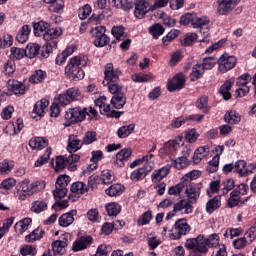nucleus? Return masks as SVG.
Masks as SVG:
<instances>
[{"instance_id": "18", "label": "nucleus", "mask_w": 256, "mask_h": 256, "mask_svg": "<svg viewBox=\"0 0 256 256\" xmlns=\"http://www.w3.org/2000/svg\"><path fill=\"white\" fill-rule=\"evenodd\" d=\"M93 242V238L91 236H82L78 238L72 245V251L77 253L78 251H84L87 249L90 243Z\"/></svg>"}, {"instance_id": "45", "label": "nucleus", "mask_w": 256, "mask_h": 256, "mask_svg": "<svg viewBox=\"0 0 256 256\" xmlns=\"http://www.w3.org/2000/svg\"><path fill=\"white\" fill-rule=\"evenodd\" d=\"M112 35L115 37L116 41H123L127 37V33H125V27L113 26Z\"/></svg>"}, {"instance_id": "8", "label": "nucleus", "mask_w": 256, "mask_h": 256, "mask_svg": "<svg viewBox=\"0 0 256 256\" xmlns=\"http://www.w3.org/2000/svg\"><path fill=\"white\" fill-rule=\"evenodd\" d=\"M104 82L103 83H119V78L121 77V70L115 68L113 63H108L104 66Z\"/></svg>"}, {"instance_id": "28", "label": "nucleus", "mask_w": 256, "mask_h": 256, "mask_svg": "<svg viewBox=\"0 0 256 256\" xmlns=\"http://www.w3.org/2000/svg\"><path fill=\"white\" fill-rule=\"evenodd\" d=\"M47 107H49V100L42 99L35 103L32 113H35V115H38L39 117H43Z\"/></svg>"}, {"instance_id": "60", "label": "nucleus", "mask_w": 256, "mask_h": 256, "mask_svg": "<svg viewBox=\"0 0 256 256\" xmlns=\"http://www.w3.org/2000/svg\"><path fill=\"white\" fill-rule=\"evenodd\" d=\"M25 125L23 124V119L18 118L14 123L8 125V129H13V135H17V133H21Z\"/></svg>"}, {"instance_id": "3", "label": "nucleus", "mask_w": 256, "mask_h": 256, "mask_svg": "<svg viewBox=\"0 0 256 256\" xmlns=\"http://www.w3.org/2000/svg\"><path fill=\"white\" fill-rule=\"evenodd\" d=\"M85 117H87V108H70L65 113V126L71 127L75 123H81V121H85Z\"/></svg>"}, {"instance_id": "6", "label": "nucleus", "mask_w": 256, "mask_h": 256, "mask_svg": "<svg viewBox=\"0 0 256 256\" xmlns=\"http://www.w3.org/2000/svg\"><path fill=\"white\" fill-rule=\"evenodd\" d=\"M191 231V226L187 223V219L181 218L178 219L174 227L172 228L169 237L172 240L179 239L182 235H187Z\"/></svg>"}, {"instance_id": "17", "label": "nucleus", "mask_w": 256, "mask_h": 256, "mask_svg": "<svg viewBox=\"0 0 256 256\" xmlns=\"http://www.w3.org/2000/svg\"><path fill=\"white\" fill-rule=\"evenodd\" d=\"M171 172V166L166 165L160 169H156L151 174V181L152 183H160V181H163L167 175Z\"/></svg>"}, {"instance_id": "62", "label": "nucleus", "mask_w": 256, "mask_h": 256, "mask_svg": "<svg viewBox=\"0 0 256 256\" xmlns=\"http://www.w3.org/2000/svg\"><path fill=\"white\" fill-rule=\"evenodd\" d=\"M45 189V181L38 180L36 182L31 183L30 185V193H39L40 191H43Z\"/></svg>"}, {"instance_id": "49", "label": "nucleus", "mask_w": 256, "mask_h": 256, "mask_svg": "<svg viewBox=\"0 0 256 256\" xmlns=\"http://www.w3.org/2000/svg\"><path fill=\"white\" fill-rule=\"evenodd\" d=\"M39 51H41V47L38 44H29L25 50L26 57L34 59L39 55Z\"/></svg>"}, {"instance_id": "30", "label": "nucleus", "mask_w": 256, "mask_h": 256, "mask_svg": "<svg viewBox=\"0 0 256 256\" xmlns=\"http://www.w3.org/2000/svg\"><path fill=\"white\" fill-rule=\"evenodd\" d=\"M224 121L229 125H237V123L241 122V115L235 110L228 111L224 115Z\"/></svg>"}, {"instance_id": "39", "label": "nucleus", "mask_w": 256, "mask_h": 256, "mask_svg": "<svg viewBox=\"0 0 256 256\" xmlns=\"http://www.w3.org/2000/svg\"><path fill=\"white\" fill-rule=\"evenodd\" d=\"M29 147H31V149H45V147H47V140L43 137L32 138L29 141Z\"/></svg>"}, {"instance_id": "19", "label": "nucleus", "mask_w": 256, "mask_h": 256, "mask_svg": "<svg viewBox=\"0 0 256 256\" xmlns=\"http://www.w3.org/2000/svg\"><path fill=\"white\" fill-rule=\"evenodd\" d=\"M75 215H77V210H70L68 213H64L58 220L60 227H69L75 223Z\"/></svg>"}, {"instance_id": "55", "label": "nucleus", "mask_w": 256, "mask_h": 256, "mask_svg": "<svg viewBox=\"0 0 256 256\" xmlns=\"http://www.w3.org/2000/svg\"><path fill=\"white\" fill-rule=\"evenodd\" d=\"M209 25V19L207 17H196L194 16V20L192 23V27L194 29H202L203 27H207Z\"/></svg>"}, {"instance_id": "4", "label": "nucleus", "mask_w": 256, "mask_h": 256, "mask_svg": "<svg viewBox=\"0 0 256 256\" xmlns=\"http://www.w3.org/2000/svg\"><path fill=\"white\" fill-rule=\"evenodd\" d=\"M184 246L188 251H193V253H207V238L201 234L196 238H188Z\"/></svg>"}, {"instance_id": "13", "label": "nucleus", "mask_w": 256, "mask_h": 256, "mask_svg": "<svg viewBox=\"0 0 256 256\" xmlns=\"http://www.w3.org/2000/svg\"><path fill=\"white\" fill-rule=\"evenodd\" d=\"M131 149L124 148L116 154V159L113 162V167L119 169V167H125V162L129 161L131 157Z\"/></svg>"}, {"instance_id": "61", "label": "nucleus", "mask_w": 256, "mask_h": 256, "mask_svg": "<svg viewBox=\"0 0 256 256\" xmlns=\"http://www.w3.org/2000/svg\"><path fill=\"white\" fill-rule=\"evenodd\" d=\"M20 254H22L23 256H36L37 255V247L33 246V245H25L23 247L20 248Z\"/></svg>"}, {"instance_id": "37", "label": "nucleus", "mask_w": 256, "mask_h": 256, "mask_svg": "<svg viewBox=\"0 0 256 256\" xmlns=\"http://www.w3.org/2000/svg\"><path fill=\"white\" fill-rule=\"evenodd\" d=\"M200 176H201V172L194 170V171H191V172L185 174L182 177L181 181L185 185H196L195 183H193L191 181H195V179H199Z\"/></svg>"}, {"instance_id": "31", "label": "nucleus", "mask_w": 256, "mask_h": 256, "mask_svg": "<svg viewBox=\"0 0 256 256\" xmlns=\"http://www.w3.org/2000/svg\"><path fill=\"white\" fill-rule=\"evenodd\" d=\"M125 191V186L121 184H112L108 189H106V195L109 197H119V195H123Z\"/></svg>"}, {"instance_id": "41", "label": "nucleus", "mask_w": 256, "mask_h": 256, "mask_svg": "<svg viewBox=\"0 0 256 256\" xmlns=\"http://www.w3.org/2000/svg\"><path fill=\"white\" fill-rule=\"evenodd\" d=\"M133 131H135V124H129L127 126H121L117 130V135L119 139H125L126 137H129Z\"/></svg>"}, {"instance_id": "11", "label": "nucleus", "mask_w": 256, "mask_h": 256, "mask_svg": "<svg viewBox=\"0 0 256 256\" xmlns=\"http://www.w3.org/2000/svg\"><path fill=\"white\" fill-rule=\"evenodd\" d=\"M134 5V17H136V19H144L145 15L151 11L149 0H135Z\"/></svg>"}, {"instance_id": "26", "label": "nucleus", "mask_w": 256, "mask_h": 256, "mask_svg": "<svg viewBox=\"0 0 256 256\" xmlns=\"http://www.w3.org/2000/svg\"><path fill=\"white\" fill-rule=\"evenodd\" d=\"M67 238H62V240H56L52 243V249L54 253H57L58 255H64V253L67 251Z\"/></svg>"}, {"instance_id": "24", "label": "nucleus", "mask_w": 256, "mask_h": 256, "mask_svg": "<svg viewBox=\"0 0 256 256\" xmlns=\"http://www.w3.org/2000/svg\"><path fill=\"white\" fill-rule=\"evenodd\" d=\"M221 207V195H217L206 203V213L211 215Z\"/></svg>"}, {"instance_id": "34", "label": "nucleus", "mask_w": 256, "mask_h": 256, "mask_svg": "<svg viewBox=\"0 0 256 256\" xmlns=\"http://www.w3.org/2000/svg\"><path fill=\"white\" fill-rule=\"evenodd\" d=\"M44 235L45 230L41 228H36L33 232L25 237V241H27V243H33L35 241H39V239H43Z\"/></svg>"}, {"instance_id": "23", "label": "nucleus", "mask_w": 256, "mask_h": 256, "mask_svg": "<svg viewBox=\"0 0 256 256\" xmlns=\"http://www.w3.org/2000/svg\"><path fill=\"white\" fill-rule=\"evenodd\" d=\"M111 105H113L114 109H123L125 107V103H127V96L125 93H119L112 96L110 100Z\"/></svg>"}, {"instance_id": "15", "label": "nucleus", "mask_w": 256, "mask_h": 256, "mask_svg": "<svg viewBox=\"0 0 256 256\" xmlns=\"http://www.w3.org/2000/svg\"><path fill=\"white\" fill-rule=\"evenodd\" d=\"M174 211L182 215H191L193 213V204L189 200L182 199L174 204Z\"/></svg>"}, {"instance_id": "32", "label": "nucleus", "mask_w": 256, "mask_h": 256, "mask_svg": "<svg viewBox=\"0 0 256 256\" xmlns=\"http://www.w3.org/2000/svg\"><path fill=\"white\" fill-rule=\"evenodd\" d=\"M33 223V220L31 218H24L23 220L17 222L14 226L15 232L20 233V235H23L27 229H29V225Z\"/></svg>"}, {"instance_id": "35", "label": "nucleus", "mask_w": 256, "mask_h": 256, "mask_svg": "<svg viewBox=\"0 0 256 256\" xmlns=\"http://www.w3.org/2000/svg\"><path fill=\"white\" fill-rule=\"evenodd\" d=\"M147 169L146 168H138L134 170L130 175V180L134 183H138V181H143L145 177H147Z\"/></svg>"}, {"instance_id": "43", "label": "nucleus", "mask_w": 256, "mask_h": 256, "mask_svg": "<svg viewBox=\"0 0 256 256\" xmlns=\"http://www.w3.org/2000/svg\"><path fill=\"white\" fill-rule=\"evenodd\" d=\"M66 94L68 99H70L71 101H81V99H83V94H81V91L79 90V88H69L68 90H66Z\"/></svg>"}, {"instance_id": "22", "label": "nucleus", "mask_w": 256, "mask_h": 256, "mask_svg": "<svg viewBox=\"0 0 256 256\" xmlns=\"http://www.w3.org/2000/svg\"><path fill=\"white\" fill-rule=\"evenodd\" d=\"M83 147V142L75 135H70L68 138L67 150L69 153H76Z\"/></svg>"}, {"instance_id": "42", "label": "nucleus", "mask_w": 256, "mask_h": 256, "mask_svg": "<svg viewBox=\"0 0 256 256\" xmlns=\"http://www.w3.org/2000/svg\"><path fill=\"white\" fill-rule=\"evenodd\" d=\"M105 209L109 217H117V215L121 213V205H119L117 202L106 204Z\"/></svg>"}, {"instance_id": "53", "label": "nucleus", "mask_w": 256, "mask_h": 256, "mask_svg": "<svg viewBox=\"0 0 256 256\" xmlns=\"http://www.w3.org/2000/svg\"><path fill=\"white\" fill-rule=\"evenodd\" d=\"M151 219H153V214L151 210L144 212L140 218L137 220L138 227H143L144 225H149L151 223Z\"/></svg>"}, {"instance_id": "50", "label": "nucleus", "mask_w": 256, "mask_h": 256, "mask_svg": "<svg viewBox=\"0 0 256 256\" xmlns=\"http://www.w3.org/2000/svg\"><path fill=\"white\" fill-rule=\"evenodd\" d=\"M149 33L154 39H157L158 37H161L163 33H165V28L163 25L156 23L149 28Z\"/></svg>"}, {"instance_id": "14", "label": "nucleus", "mask_w": 256, "mask_h": 256, "mask_svg": "<svg viewBox=\"0 0 256 256\" xmlns=\"http://www.w3.org/2000/svg\"><path fill=\"white\" fill-rule=\"evenodd\" d=\"M185 87V75L177 74L168 82V91H181Z\"/></svg>"}, {"instance_id": "38", "label": "nucleus", "mask_w": 256, "mask_h": 256, "mask_svg": "<svg viewBox=\"0 0 256 256\" xmlns=\"http://www.w3.org/2000/svg\"><path fill=\"white\" fill-rule=\"evenodd\" d=\"M246 167L247 162H245V160H238L234 163V171L241 177H246V175H249V170H247Z\"/></svg>"}, {"instance_id": "63", "label": "nucleus", "mask_w": 256, "mask_h": 256, "mask_svg": "<svg viewBox=\"0 0 256 256\" xmlns=\"http://www.w3.org/2000/svg\"><path fill=\"white\" fill-rule=\"evenodd\" d=\"M239 235H243V228H229L225 231L224 237H230V239H234V237H239Z\"/></svg>"}, {"instance_id": "36", "label": "nucleus", "mask_w": 256, "mask_h": 256, "mask_svg": "<svg viewBox=\"0 0 256 256\" xmlns=\"http://www.w3.org/2000/svg\"><path fill=\"white\" fill-rule=\"evenodd\" d=\"M132 81L134 83H149L151 81H155V76L153 74L148 73V74H134L131 77Z\"/></svg>"}, {"instance_id": "54", "label": "nucleus", "mask_w": 256, "mask_h": 256, "mask_svg": "<svg viewBox=\"0 0 256 256\" xmlns=\"http://www.w3.org/2000/svg\"><path fill=\"white\" fill-rule=\"evenodd\" d=\"M253 77L249 73H244L237 78L236 87H248Z\"/></svg>"}, {"instance_id": "12", "label": "nucleus", "mask_w": 256, "mask_h": 256, "mask_svg": "<svg viewBox=\"0 0 256 256\" xmlns=\"http://www.w3.org/2000/svg\"><path fill=\"white\" fill-rule=\"evenodd\" d=\"M89 191V186L83 182H75L71 185L69 199L77 201L81 195H85Z\"/></svg>"}, {"instance_id": "21", "label": "nucleus", "mask_w": 256, "mask_h": 256, "mask_svg": "<svg viewBox=\"0 0 256 256\" xmlns=\"http://www.w3.org/2000/svg\"><path fill=\"white\" fill-rule=\"evenodd\" d=\"M188 157L189 151H187L185 155L172 160V167H174V169H178V171H181V169H187V167H189Z\"/></svg>"}, {"instance_id": "59", "label": "nucleus", "mask_w": 256, "mask_h": 256, "mask_svg": "<svg viewBox=\"0 0 256 256\" xmlns=\"http://www.w3.org/2000/svg\"><path fill=\"white\" fill-rule=\"evenodd\" d=\"M241 202V197L239 196V194H237V192H231L230 193V197L228 199V207L230 209H233L234 207H237V205H239V203Z\"/></svg>"}, {"instance_id": "44", "label": "nucleus", "mask_w": 256, "mask_h": 256, "mask_svg": "<svg viewBox=\"0 0 256 256\" xmlns=\"http://www.w3.org/2000/svg\"><path fill=\"white\" fill-rule=\"evenodd\" d=\"M81 157L77 154H70L69 156L65 157L66 161V168L70 169V171H75L77 166L75 165Z\"/></svg>"}, {"instance_id": "2", "label": "nucleus", "mask_w": 256, "mask_h": 256, "mask_svg": "<svg viewBox=\"0 0 256 256\" xmlns=\"http://www.w3.org/2000/svg\"><path fill=\"white\" fill-rule=\"evenodd\" d=\"M63 35V29L60 27L48 28L43 39L46 42L42 48V56L49 57V53H53V49H57V39Z\"/></svg>"}, {"instance_id": "16", "label": "nucleus", "mask_w": 256, "mask_h": 256, "mask_svg": "<svg viewBox=\"0 0 256 256\" xmlns=\"http://www.w3.org/2000/svg\"><path fill=\"white\" fill-rule=\"evenodd\" d=\"M216 4V13H218V15H229V13L235 9L231 0H217Z\"/></svg>"}, {"instance_id": "46", "label": "nucleus", "mask_w": 256, "mask_h": 256, "mask_svg": "<svg viewBox=\"0 0 256 256\" xmlns=\"http://www.w3.org/2000/svg\"><path fill=\"white\" fill-rule=\"evenodd\" d=\"M196 107L197 109H200V111H203L204 113H209V97L202 96L196 101Z\"/></svg>"}, {"instance_id": "48", "label": "nucleus", "mask_w": 256, "mask_h": 256, "mask_svg": "<svg viewBox=\"0 0 256 256\" xmlns=\"http://www.w3.org/2000/svg\"><path fill=\"white\" fill-rule=\"evenodd\" d=\"M86 217L91 223H101V214L97 208H92L87 211Z\"/></svg>"}, {"instance_id": "29", "label": "nucleus", "mask_w": 256, "mask_h": 256, "mask_svg": "<svg viewBox=\"0 0 256 256\" xmlns=\"http://www.w3.org/2000/svg\"><path fill=\"white\" fill-rule=\"evenodd\" d=\"M35 37H45L47 31H49V23L40 21L34 24Z\"/></svg>"}, {"instance_id": "52", "label": "nucleus", "mask_w": 256, "mask_h": 256, "mask_svg": "<svg viewBox=\"0 0 256 256\" xmlns=\"http://www.w3.org/2000/svg\"><path fill=\"white\" fill-rule=\"evenodd\" d=\"M47 209V202L45 200H36L32 203L31 211L33 213H43Z\"/></svg>"}, {"instance_id": "20", "label": "nucleus", "mask_w": 256, "mask_h": 256, "mask_svg": "<svg viewBox=\"0 0 256 256\" xmlns=\"http://www.w3.org/2000/svg\"><path fill=\"white\" fill-rule=\"evenodd\" d=\"M8 89L14 93V95H25L27 87L20 81L8 80Z\"/></svg>"}, {"instance_id": "47", "label": "nucleus", "mask_w": 256, "mask_h": 256, "mask_svg": "<svg viewBox=\"0 0 256 256\" xmlns=\"http://www.w3.org/2000/svg\"><path fill=\"white\" fill-rule=\"evenodd\" d=\"M205 70L201 68L200 64H196L192 67V72L190 74V81H197L203 77Z\"/></svg>"}, {"instance_id": "64", "label": "nucleus", "mask_w": 256, "mask_h": 256, "mask_svg": "<svg viewBox=\"0 0 256 256\" xmlns=\"http://www.w3.org/2000/svg\"><path fill=\"white\" fill-rule=\"evenodd\" d=\"M185 189V184L181 180L180 183H178L175 186H172L168 190L169 195H179L182 193V191Z\"/></svg>"}, {"instance_id": "9", "label": "nucleus", "mask_w": 256, "mask_h": 256, "mask_svg": "<svg viewBox=\"0 0 256 256\" xmlns=\"http://www.w3.org/2000/svg\"><path fill=\"white\" fill-rule=\"evenodd\" d=\"M235 65H237V58L235 56L224 54L218 59V70L220 73H227V71H231Z\"/></svg>"}, {"instance_id": "33", "label": "nucleus", "mask_w": 256, "mask_h": 256, "mask_svg": "<svg viewBox=\"0 0 256 256\" xmlns=\"http://www.w3.org/2000/svg\"><path fill=\"white\" fill-rule=\"evenodd\" d=\"M13 169H15V162L7 159L0 162V175H9Z\"/></svg>"}, {"instance_id": "27", "label": "nucleus", "mask_w": 256, "mask_h": 256, "mask_svg": "<svg viewBox=\"0 0 256 256\" xmlns=\"http://www.w3.org/2000/svg\"><path fill=\"white\" fill-rule=\"evenodd\" d=\"M234 85L232 80H227L224 84L220 87L219 93L223 97L225 101H229L231 99V89Z\"/></svg>"}, {"instance_id": "7", "label": "nucleus", "mask_w": 256, "mask_h": 256, "mask_svg": "<svg viewBox=\"0 0 256 256\" xmlns=\"http://www.w3.org/2000/svg\"><path fill=\"white\" fill-rule=\"evenodd\" d=\"M96 107L99 108V111L102 115H109L110 117H114L115 119H119L121 115H123V112L120 111H111V104L109 103V100H107V97L101 96L98 99L95 100Z\"/></svg>"}, {"instance_id": "57", "label": "nucleus", "mask_w": 256, "mask_h": 256, "mask_svg": "<svg viewBox=\"0 0 256 256\" xmlns=\"http://www.w3.org/2000/svg\"><path fill=\"white\" fill-rule=\"evenodd\" d=\"M108 86V91L112 95H119V93H123V85L119 82H110L106 84Z\"/></svg>"}, {"instance_id": "1", "label": "nucleus", "mask_w": 256, "mask_h": 256, "mask_svg": "<svg viewBox=\"0 0 256 256\" xmlns=\"http://www.w3.org/2000/svg\"><path fill=\"white\" fill-rule=\"evenodd\" d=\"M89 65V57L87 55H78L69 59L65 68V75L72 81H81L85 79V71L81 67Z\"/></svg>"}, {"instance_id": "5", "label": "nucleus", "mask_w": 256, "mask_h": 256, "mask_svg": "<svg viewBox=\"0 0 256 256\" xmlns=\"http://www.w3.org/2000/svg\"><path fill=\"white\" fill-rule=\"evenodd\" d=\"M71 183V177L67 175H61L57 178L55 189L53 190V197L55 201H60L65 195H67V185Z\"/></svg>"}, {"instance_id": "25", "label": "nucleus", "mask_w": 256, "mask_h": 256, "mask_svg": "<svg viewBox=\"0 0 256 256\" xmlns=\"http://www.w3.org/2000/svg\"><path fill=\"white\" fill-rule=\"evenodd\" d=\"M29 35H31V28L29 25H23L16 35V40L18 43H27L29 40Z\"/></svg>"}, {"instance_id": "51", "label": "nucleus", "mask_w": 256, "mask_h": 256, "mask_svg": "<svg viewBox=\"0 0 256 256\" xmlns=\"http://www.w3.org/2000/svg\"><path fill=\"white\" fill-rule=\"evenodd\" d=\"M217 63H218V59L211 56V57L204 58L202 64H199V65L204 71H207L209 69H213V67H215Z\"/></svg>"}, {"instance_id": "58", "label": "nucleus", "mask_w": 256, "mask_h": 256, "mask_svg": "<svg viewBox=\"0 0 256 256\" xmlns=\"http://www.w3.org/2000/svg\"><path fill=\"white\" fill-rule=\"evenodd\" d=\"M114 179H115V177L113 176V172H111L109 170H103L101 172L100 181L104 185H109V183H113Z\"/></svg>"}, {"instance_id": "10", "label": "nucleus", "mask_w": 256, "mask_h": 256, "mask_svg": "<svg viewBox=\"0 0 256 256\" xmlns=\"http://www.w3.org/2000/svg\"><path fill=\"white\" fill-rule=\"evenodd\" d=\"M201 184H188L185 185V195L188 198L189 203L195 205L199 197H201Z\"/></svg>"}, {"instance_id": "40", "label": "nucleus", "mask_w": 256, "mask_h": 256, "mask_svg": "<svg viewBox=\"0 0 256 256\" xmlns=\"http://www.w3.org/2000/svg\"><path fill=\"white\" fill-rule=\"evenodd\" d=\"M47 79V72L44 70H36L29 78L30 83H43Z\"/></svg>"}, {"instance_id": "56", "label": "nucleus", "mask_w": 256, "mask_h": 256, "mask_svg": "<svg viewBox=\"0 0 256 256\" xmlns=\"http://www.w3.org/2000/svg\"><path fill=\"white\" fill-rule=\"evenodd\" d=\"M25 55H26L25 49L17 48V47H12L10 49V57L13 60L19 61L20 59H23Z\"/></svg>"}]
</instances>
